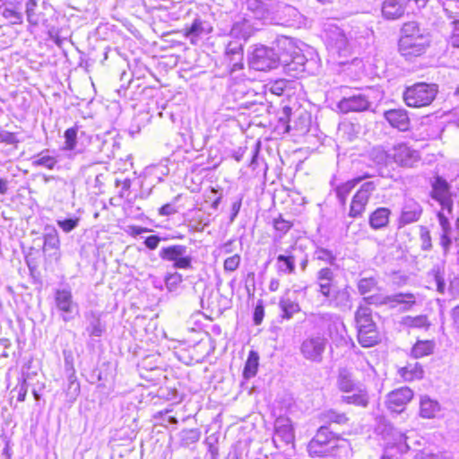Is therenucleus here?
I'll use <instances>...</instances> for the list:
<instances>
[{"label": "nucleus", "mask_w": 459, "mask_h": 459, "mask_svg": "<svg viewBox=\"0 0 459 459\" xmlns=\"http://www.w3.org/2000/svg\"><path fill=\"white\" fill-rule=\"evenodd\" d=\"M336 386L342 393H352L351 395H344L342 402L347 404H353L366 408L369 403V395L367 386L357 381L352 371L347 368H342L338 370Z\"/></svg>", "instance_id": "1"}, {"label": "nucleus", "mask_w": 459, "mask_h": 459, "mask_svg": "<svg viewBox=\"0 0 459 459\" xmlns=\"http://www.w3.org/2000/svg\"><path fill=\"white\" fill-rule=\"evenodd\" d=\"M438 87L435 83L419 82L407 87L403 91L405 104L411 108H421L429 106L435 100Z\"/></svg>", "instance_id": "2"}, {"label": "nucleus", "mask_w": 459, "mask_h": 459, "mask_svg": "<svg viewBox=\"0 0 459 459\" xmlns=\"http://www.w3.org/2000/svg\"><path fill=\"white\" fill-rule=\"evenodd\" d=\"M281 58L274 48L260 46L254 49L249 63L255 70L266 71L275 68Z\"/></svg>", "instance_id": "3"}, {"label": "nucleus", "mask_w": 459, "mask_h": 459, "mask_svg": "<svg viewBox=\"0 0 459 459\" xmlns=\"http://www.w3.org/2000/svg\"><path fill=\"white\" fill-rule=\"evenodd\" d=\"M160 257L162 260L173 262L177 269H190L192 257L187 254V247L183 245H173L160 250Z\"/></svg>", "instance_id": "4"}, {"label": "nucleus", "mask_w": 459, "mask_h": 459, "mask_svg": "<svg viewBox=\"0 0 459 459\" xmlns=\"http://www.w3.org/2000/svg\"><path fill=\"white\" fill-rule=\"evenodd\" d=\"M377 184L375 181L363 183L352 197L349 216L351 218L360 217L366 210L372 193L377 189Z\"/></svg>", "instance_id": "5"}, {"label": "nucleus", "mask_w": 459, "mask_h": 459, "mask_svg": "<svg viewBox=\"0 0 459 459\" xmlns=\"http://www.w3.org/2000/svg\"><path fill=\"white\" fill-rule=\"evenodd\" d=\"M392 160L401 167L411 168L420 160L418 151L411 148L406 143H398L389 150Z\"/></svg>", "instance_id": "6"}, {"label": "nucleus", "mask_w": 459, "mask_h": 459, "mask_svg": "<svg viewBox=\"0 0 459 459\" xmlns=\"http://www.w3.org/2000/svg\"><path fill=\"white\" fill-rule=\"evenodd\" d=\"M327 341L322 336H313L305 339L300 346L302 356L313 362H321Z\"/></svg>", "instance_id": "7"}, {"label": "nucleus", "mask_w": 459, "mask_h": 459, "mask_svg": "<svg viewBox=\"0 0 459 459\" xmlns=\"http://www.w3.org/2000/svg\"><path fill=\"white\" fill-rule=\"evenodd\" d=\"M430 44V39H399V52L406 59H411L423 55Z\"/></svg>", "instance_id": "8"}, {"label": "nucleus", "mask_w": 459, "mask_h": 459, "mask_svg": "<svg viewBox=\"0 0 459 459\" xmlns=\"http://www.w3.org/2000/svg\"><path fill=\"white\" fill-rule=\"evenodd\" d=\"M335 439L328 428L321 427L316 436L308 444V450L310 454L321 455L328 451V447H333Z\"/></svg>", "instance_id": "9"}, {"label": "nucleus", "mask_w": 459, "mask_h": 459, "mask_svg": "<svg viewBox=\"0 0 459 459\" xmlns=\"http://www.w3.org/2000/svg\"><path fill=\"white\" fill-rule=\"evenodd\" d=\"M272 23L287 26L292 25L299 16L298 9L283 3L272 4Z\"/></svg>", "instance_id": "10"}, {"label": "nucleus", "mask_w": 459, "mask_h": 459, "mask_svg": "<svg viewBox=\"0 0 459 459\" xmlns=\"http://www.w3.org/2000/svg\"><path fill=\"white\" fill-rule=\"evenodd\" d=\"M55 303L57 309L62 312V318L67 322L73 319V313L77 310V304L73 300L71 290L63 289L55 292Z\"/></svg>", "instance_id": "11"}, {"label": "nucleus", "mask_w": 459, "mask_h": 459, "mask_svg": "<svg viewBox=\"0 0 459 459\" xmlns=\"http://www.w3.org/2000/svg\"><path fill=\"white\" fill-rule=\"evenodd\" d=\"M370 106L371 101L364 93L342 98L338 103V108L343 113L366 111L369 109Z\"/></svg>", "instance_id": "12"}, {"label": "nucleus", "mask_w": 459, "mask_h": 459, "mask_svg": "<svg viewBox=\"0 0 459 459\" xmlns=\"http://www.w3.org/2000/svg\"><path fill=\"white\" fill-rule=\"evenodd\" d=\"M433 199L439 202L443 209H447L449 212L452 209V200L450 193V186L443 178L437 176L432 182Z\"/></svg>", "instance_id": "13"}, {"label": "nucleus", "mask_w": 459, "mask_h": 459, "mask_svg": "<svg viewBox=\"0 0 459 459\" xmlns=\"http://www.w3.org/2000/svg\"><path fill=\"white\" fill-rule=\"evenodd\" d=\"M412 397L413 391L409 387L394 390L387 396V407L392 411L402 412Z\"/></svg>", "instance_id": "14"}, {"label": "nucleus", "mask_w": 459, "mask_h": 459, "mask_svg": "<svg viewBox=\"0 0 459 459\" xmlns=\"http://www.w3.org/2000/svg\"><path fill=\"white\" fill-rule=\"evenodd\" d=\"M386 307L390 309L398 308L401 312L411 310L416 304V297L410 292H397L385 295Z\"/></svg>", "instance_id": "15"}, {"label": "nucleus", "mask_w": 459, "mask_h": 459, "mask_svg": "<svg viewBox=\"0 0 459 459\" xmlns=\"http://www.w3.org/2000/svg\"><path fill=\"white\" fill-rule=\"evenodd\" d=\"M324 297L326 299L329 306L340 309L351 308V293L348 286H335L329 291V295H325Z\"/></svg>", "instance_id": "16"}, {"label": "nucleus", "mask_w": 459, "mask_h": 459, "mask_svg": "<svg viewBox=\"0 0 459 459\" xmlns=\"http://www.w3.org/2000/svg\"><path fill=\"white\" fill-rule=\"evenodd\" d=\"M327 47L330 50L335 51L339 56H346L349 52V42L343 31L335 27L326 38Z\"/></svg>", "instance_id": "17"}, {"label": "nucleus", "mask_w": 459, "mask_h": 459, "mask_svg": "<svg viewBox=\"0 0 459 459\" xmlns=\"http://www.w3.org/2000/svg\"><path fill=\"white\" fill-rule=\"evenodd\" d=\"M274 438L273 442L278 440L288 445L294 440V430L290 419L285 417H279L274 422Z\"/></svg>", "instance_id": "18"}, {"label": "nucleus", "mask_w": 459, "mask_h": 459, "mask_svg": "<svg viewBox=\"0 0 459 459\" xmlns=\"http://www.w3.org/2000/svg\"><path fill=\"white\" fill-rule=\"evenodd\" d=\"M408 2L409 0H384L381 8L383 17L390 21L402 18Z\"/></svg>", "instance_id": "19"}, {"label": "nucleus", "mask_w": 459, "mask_h": 459, "mask_svg": "<svg viewBox=\"0 0 459 459\" xmlns=\"http://www.w3.org/2000/svg\"><path fill=\"white\" fill-rule=\"evenodd\" d=\"M421 213L422 208L418 202L413 199L406 200L399 218V225L404 226L419 221Z\"/></svg>", "instance_id": "20"}, {"label": "nucleus", "mask_w": 459, "mask_h": 459, "mask_svg": "<svg viewBox=\"0 0 459 459\" xmlns=\"http://www.w3.org/2000/svg\"><path fill=\"white\" fill-rule=\"evenodd\" d=\"M384 117L392 127L397 128L399 131L405 132L410 127V118L405 109L394 108L386 110L384 113Z\"/></svg>", "instance_id": "21"}, {"label": "nucleus", "mask_w": 459, "mask_h": 459, "mask_svg": "<svg viewBox=\"0 0 459 459\" xmlns=\"http://www.w3.org/2000/svg\"><path fill=\"white\" fill-rule=\"evenodd\" d=\"M274 44L277 48L276 54L282 57L280 62L284 65H289L290 57L293 56V53H296L297 49L292 43V39L290 38L281 36L275 40Z\"/></svg>", "instance_id": "22"}, {"label": "nucleus", "mask_w": 459, "mask_h": 459, "mask_svg": "<svg viewBox=\"0 0 459 459\" xmlns=\"http://www.w3.org/2000/svg\"><path fill=\"white\" fill-rule=\"evenodd\" d=\"M420 38L430 39V35L427 29L421 27L417 22H408L403 23L401 29L400 39H420Z\"/></svg>", "instance_id": "23"}, {"label": "nucleus", "mask_w": 459, "mask_h": 459, "mask_svg": "<svg viewBox=\"0 0 459 459\" xmlns=\"http://www.w3.org/2000/svg\"><path fill=\"white\" fill-rule=\"evenodd\" d=\"M226 55L232 63L231 71L235 72L243 68V46L239 41H230L226 47Z\"/></svg>", "instance_id": "24"}, {"label": "nucleus", "mask_w": 459, "mask_h": 459, "mask_svg": "<svg viewBox=\"0 0 459 459\" xmlns=\"http://www.w3.org/2000/svg\"><path fill=\"white\" fill-rule=\"evenodd\" d=\"M294 247L287 250L286 254L279 255L276 258V268L279 273L283 274H291L295 273L296 256L294 255Z\"/></svg>", "instance_id": "25"}, {"label": "nucleus", "mask_w": 459, "mask_h": 459, "mask_svg": "<svg viewBox=\"0 0 459 459\" xmlns=\"http://www.w3.org/2000/svg\"><path fill=\"white\" fill-rule=\"evenodd\" d=\"M441 411V405L437 400L428 395L420 397V416L423 419H434Z\"/></svg>", "instance_id": "26"}, {"label": "nucleus", "mask_w": 459, "mask_h": 459, "mask_svg": "<svg viewBox=\"0 0 459 459\" xmlns=\"http://www.w3.org/2000/svg\"><path fill=\"white\" fill-rule=\"evenodd\" d=\"M279 307L281 310V317L286 320H290L300 311L299 304L290 297L289 290L281 298Z\"/></svg>", "instance_id": "27"}, {"label": "nucleus", "mask_w": 459, "mask_h": 459, "mask_svg": "<svg viewBox=\"0 0 459 459\" xmlns=\"http://www.w3.org/2000/svg\"><path fill=\"white\" fill-rule=\"evenodd\" d=\"M391 215V211L385 207H379L376 209L370 215L368 219L369 226L373 230H381L387 227L389 223V217Z\"/></svg>", "instance_id": "28"}, {"label": "nucleus", "mask_w": 459, "mask_h": 459, "mask_svg": "<svg viewBox=\"0 0 459 459\" xmlns=\"http://www.w3.org/2000/svg\"><path fill=\"white\" fill-rule=\"evenodd\" d=\"M247 4L255 18L272 23V5L268 7L267 4L258 0H250Z\"/></svg>", "instance_id": "29"}, {"label": "nucleus", "mask_w": 459, "mask_h": 459, "mask_svg": "<svg viewBox=\"0 0 459 459\" xmlns=\"http://www.w3.org/2000/svg\"><path fill=\"white\" fill-rule=\"evenodd\" d=\"M355 321L358 330L376 328L371 317V309L368 307L360 306L355 314Z\"/></svg>", "instance_id": "30"}, {"label": "nucleus", "mask_w": 459, "mask_h": 459, "mask_svg": "<svg viewBox=\"0 0 459 459\" xmlns=\"http://www.w3.org/2000/svg\"><path fill=\"white\" fill-rule=\"evenodd\" d=\"M329 336L337 346L347 343L345 326L340 320L333 321L328 327Z\"/></svg>", "instance_id": "31"}, {"label": "nucleus", "mask_w": 459, "mask_h": 459, "mask_svg": "<svg viewBox=\"0 0 459 459\" xmlns=\"http://www.w3.org/2000/svg\"><path fill=\"white\" fill-rule=\"evenodd\" d=\"M367 178H368V174L363 177H358L338 186L335 189V192L339 202L342 205H344L346 203L347 196L350 195L351 190L356 186L357 184L360 183L363 179Z\"/></svg>", "instance_id": "32"}, {"label": "nucleus", "mask_w": 459, "mask_h": 459, "mask_svg": "<svg viewBox=\"0 0 459 459\" xmlns=\"http://www.w3.org/2000/svg\"><path fill=\"white\" fill-rule=\"evenodd\" d=\"M400 376L405 381H413L423 377L424 370L422 367L418 363H410L405 367L399 369Z\"/></svg>", "instance_id": "33"}, {"label": "nucleus", "mask_w": 459, "mask_h": 459, "mask_svg": "<svg viewBox=\"0 0 459 459\" xmlns=\"http://www.w3.org/2000/svg\"><path fill=\"white\" fill-rule=\"evenodd\" d=\"M358 341L363 347H372L378 342L376 328L358 330Z\"/></svg>", "instance_id": "34"}, {"label": "nucleus", "mask_w": 459, "mask_h": 459, "mask_svg": "<svg viewBox=\"0 0 459 459\" xmlns=\"http://www.w3.org/2000/svg\"><path fill=\"white\" fill-rule=\"evenodd\" d=\"M401 324L408 328H429L430 325L427 316L424 315L403 316L401 320Z\"/></svg>", "instance_id": "35"}, {"label": "nucleus", "mask_w": 459, "mask_h": 459, "mask_svg": "<svg viewBox=\"0 0 459 459\" xmlns=\"http://www.w3.org/2000/svg\"><path fill=\"white\" fill-rule=\"evenodd\" d=\"M60 241L58 233L55 228H47L44 233V251L57 250L59 248Z\"/></svg>", "instance_id": "36"}, {"label": "nucleus", "mask_w": 459, "mask_h": 459, "mask_svg": "<svg viewBox=\"0 0 459 459\" xmlns=\"http://www.w3.org/2000/svg\"><path fill=\"white\" fill-rule=\"evenodd\" d=\"M258 360L259 356L257 355V353L255 351H250L243 370L244 378L249 379L256 375L258 368Z\"/></svg>", "instance_id": "37"}, {"label": "nucleus", "mask_w": 459, "mask_h": 459, "mask_svg": "<svg viewBox=\"0 0 459 459\" xmlns=\"http://www.w3.org/2000/svg\"><path fill=\"white\" fill-rule=\"evenodd\" d=\"M201 437V432L197 429H183L179 433V442L182 446H189L196 443Z\"/></svg>", "instance_id": "38"}, {"label": "nucleus", "mask_w": 459, "mask_h": 459, "mask_svg": "<svg viewBox=\"0 0 459 459\" xmlns=\"http://www.w3.org/2000/svg\"><path fill=\"white\" fill-rule=\"evenodd\" d=\"M434 342L431 341H418L411 349L414 358H421L432 353Z\"/></svg>", "instance_id": "39"}, {"label": "nucleus", "mask_w": 459, "mask_h": 459, "mask_svg": "<svg viewBox=\"0 0 459 459\" xmlns=\"http://www.w3.org/2000/svg\"><path fill=\"white\" fill-rule=\"evenodd\" d=\"M429 276L432 277L436 290L440 294H444L446 292V285L444 278V272L439 265L434 266L429 272Z\"/></svg>", "instance_id": "40"}, {"label": "nucleus", "mask_w": 459, "mask_h": 459, "mask_svg": "<svg viewBox=\"0 0 459 459\" xmlns=\"http://www.w3.org/2000/svg\"><path fill=\"white\" fill-rule=\"evenodd\" d=\"M37 6V0H27L25 4L27 22L31 26H38L39 23V14L36 13Z\"/></svg>", "instance_id": "41"}, {"label": "nucleus", "mask_w": 459, "mask_h": 459, "mask_svg": "<svg viewBox=\"0 0 459 459\" xmlns=\"http://www.w3.org/2000/svg\"><path fill=\"white\" fill-rule=\"evenodd\" d=\"M316 260L323 261L332 266L335 265L336 256L331 250L323 247H317L314 253Z\"/></svg>", "instance_id": "42"}, {"label": "nucleus", "mask_w": 459, "mask_h": 459, "mask_svg": "<svg viewBox=\"0 0 459 459\" xmlns=\"http://www.w3.org/2000/svg\"><path fill=\"white\" fill-rule=\"evenodd\" d=\"M370 157L377 164H385L392 160L389 151L386 152L382 147L373 148L370 152Z\"/></svg>", "instance_id": "43"}, {"label": "nucleus", "mask_w": 459, "mask_h": 459, "mask_svg": "<svg viewBox=\"0 0 459 459\" xmlns=\"http://www.w3.org/2000/svg\"><path fill=\"white\" fill-rule=\"evenodd\" d=\"M377 281L373 277L362 278L358 282V290L361 295L371 292L377 287Z\"/></svg>", "instance_id": "44"}, {"label": "nucleus", "mask_w": 459, "mask_h": 459, "mask_svg": "<svg viewBox=\"0 0 459 459\" xmlns=\"http://www.w3.org/2000/svg\"><path fill=\"white\" fill-rule=\"evenodd\" d=\"M323 416L324 419L329 422H334L337 424H345L348 422L347 416L344 413L339 412L335 410H328L325 411Z\"/></svg>", "instance_id": "45"}, {"label": "nucleus", "mask_w": 459, "mask_h": 459, "mask_svg": "<svg viewBox=\"0 0 459 459\" xmlns=\"http://www.w3.org/2000/svg\"><path fill=\"white\" fill-rule=\"evenodd\" d=\"M2 15L9 20L12 24H22L23 22L22 13L9 7H4L2 11Z\"/></svg>", "instance_id": "46"}, {"label": "nucleus", "mask_w": 459, "mask_h": 459, "mask_svg": "<svg viewBox=\"0 0 459 459\" xmlns=\"http://www.w3.org/2000/svg\"><path fill=\"white\" fill-rule=\"evenodd\" d=\"M77 129L74 127L68 128L65 132V146L64 149L73 151L76 148Z\"/></svg>", "instance_id": "47"}, {"label": "nucleus", "mask_w": 459, "mask_h": 459, "mask_svg": "<svg viewBox=\"0 0 459 459\" xmlns=\"http://www.w3.org/2000/svg\"><path fill=\"white\" fill-rule=\"evenodd\" d=\"M182 275L178 273H169L165 278L166 288L169 291H174L182 282Z\"/></svg>", "instance_id": "48"}, {"label": "nucleus", "mask_w": 459, "mask_h": 459, "mask_svg": "<svg viewBox=\"0 0 459 459\" xmlns=\"http://www.w3.org/2000/svg\"><path fill=\"white\" fill-rule=\"evenodd\" d=\"M204 32L203 23L200 20L195 19L192 23L191 27L186 30V36L189 37L191 42H195V39H197Z\"/></svg>", "instance_id": "49"}, {"label": "nucleus", "mask_w": 459, "mask_h": 459, "mask_svg": "<svg viewBox=\"0 0 459 459\" xmlns=\"http://www.w3.org/2000/svg\"><path fill=\"white\" fill-rule=\"evenodd\" d=\"M87 331L91 336L100 337L104 332V326L102 325L99 317L93 316L91 320Z\"/></svg>", "instance_id": "50"}, {"label": "nucleus", "mask_w": 459, "mask_h": 459, "mask_svg": "<svg viewBox=\"0 0 459 459\" xmlns=\"http://www.w3.org/2000/svg\"><path fill=\"white\" fill-rule=\"evenodd\" d=\"M79 224V219H65V220H58L57 225L65 231V233L71 232L74 230Z\"/></svg>", "instance_id": "51"}, {"label": "nucleus", "mask_w": 459, "mask_h": 459, "mask_svg": "<svg viewBox=\"0 0 459 459\" xmlns=\"http://www.w3.org/2000/svg\"><path fill=\"white\" fill-rule=\"evenodd\" d=\"M273 227L277 231L285 234L292 227V223L287 220H284L281 216L274 219Z\"/></svg>", "instance_id": "52"}, {"label": "nucleus", "mask_w": 459, "mask_h": 459, "mask_svg": "<svg viewBox=\"0 0 459 459\" xmlns=\"http://www.w3.org/2000/svg\"><path fill=\"white\" fill-rule=\"evenodd\" d=\"M90 143L91 146L88 150H86V152L100 153L102 152V147L105 144V143L98 135L91 136L90 138Z\"/></svg>", "instance_id": "53"}, {"label": "nucleus", "mask_w": 459, "mask_h": 459, "mask_svg": "<svg viewBox=\"0 0 459 459\" xmlns=\"http://www.w3.org/2000/svg\"><path fill=\"white\" fill-rule=\"evenodd\" d=\"M240 263V256L238 255H234L230 257H228L224 261V270L228 272H234L237 270Z\"/></svg>", "instance_id": "54"}, {"label": "nucleus", "mask_w": 459, "mask_h": 459, "mask_svg": "<svg viewBox=\"0 0 459 459\" xmlns=\"http://www.w3.org/2000/svg\"><path fill=\"white\" fill-rule=\"evenodd\" d=\"M316 284L318 287V292L325 295H329V291L333 289L336 285L333 283V281H327V280H316Z\"/></svg>", "instance_id": "55"}, {"label": "nucleus", "mask_w": 459, "mask_h": 459, "mask_svg": "<svg viewBox=\"0 0 459 459\" xmlns=\"http://www.w3.org/2000/svg\"><path fill=\"white\" fill-rule=\"evenodd\" d=\"M56 160L54 158V157H51V156H42L40 157L39 159L36 160L34 161V164L37 165V166H42V167H45L48 169H52L56 164Z\"/></svg>", "instance_id": "56"}, {"label": "nucleus", "mask_w": 459, "mask_h": 459, "mask_svg": "<svg viewBox=\"0 0 459 459\" xmlns=\"http://www.w3.org/2000/svg\"><path fill=\"white\" fill-rule=\"evenodd\" d=\"M453 30L450 36V43L455 48H459V21H455L452 23Z\"/></svg>", "instance_id": "57"}, {"label": "nucleus", "mask_w": 459, "mask_h": 459, "mask_svg": "<svg viewBox=\"0 0 459 459\" xmlns=\"http://www.w3.org/2000/svg\"><path fill=\"white\" fill-rule=\"evenodd\" d=\"M334 279V273L333 270L329 267H324L320 269L316 273V280H327V281H333Z\"/></svg>", "instance_id": "58"}, {"label": "nucleus", "mask_w": 459, "mask_h": 459, "mask_svg": "<svg viewBox=\"0 0 459 459\" xmlns=\"http://www.w3.org/2000/svg\"><path fill=\"white\" fill-rule=\"evenodd\" d=\"M264 316V306L262 301H259L255 307L254 311V322L256 325H260Z\"/></svg>", "instance_id": "59"}, {"label": "nucleus", "mask_w": 459, "mask_h": 459, "mask_svg": "<svg viewBox=\"0 0 459 459\" xmlns=\"http://www.w3.org/2000/svg\"><path fill=\"white\" fill-rule=\"evenodd\" d=\"M420 239H421V247L424 250H429L431 248V237L427 230H421L420 232Z\"/></svg>", "instance_id": "60"}, {"label": "nucleus", "mask_w": 459, "mask_h": 459, "mask_svg": "<svg viewBox=\"0 0 459 459\" xmlns=\"http://www.w3.org/2000/svg\"><path fill=\"white\" fill-rule=\"evenodd\" d=\"M160 240L161 238L159 236L152 235L145 238L144 244L149 249L154 250L158 247Z\"/></svg>", "instance_id": "61"}, {"label": "nucleus", "mask_w": 459, "mask_h": 459, "mask_svg": "<svg viewBox=\"0 0 459 459\" xmlns=\"http://www.w3.org/2000/svg\"><path fill=\"white\" fill-rule=\"evenodd\" d=\"M305 61V56L301 55L299 50L297 48L296 53H293V56L290 57V65L288 66H291L292 65H304Z\"/></svg>", "instance_id": "62"}, {"label": "nucleus", "mask_w": 459, "mask_h": 459, "mask_svg": "<svg viewBox=\"0 0 459 459\" xmlns=\"http://www.w3.org/2000/svg\"><path fill=\"white\" fill-rule=\"evenodd\" d=\"M438 222L442 229V233H449L451 230L450 223L447 218L442 213H437Z\"/></svg>", "instance_id": "63"}, {"label": "nucleus", "mask_w": 459, "mask_h": 459, "mask_svg": "<svg viewBox=\"0 0 459 459\" xmlns=\"http://www.w3.org/2000/svg\"><path fill=\"white\" fill-rule=\"evenodd\" d=\"M176 207L171 204L162 205L159 210V214L161 216H169L177 212Z\"/></svg>", "instance_id": "64"}]
</instances>
